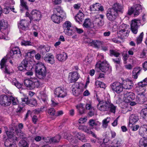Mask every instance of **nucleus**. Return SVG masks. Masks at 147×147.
Instances as JSON below:
<instances>
[{
  "label": "nucleus",
  "mask_w": 147,
  "mask_h": 147,
  "mask_svg": "<svg viewBox=\"0 0 147 147\" xmlns=\"http://www.w3.org/2000/svg\"><path fill=\"white\" fill-rule=\"evenodd\" d=\"M147 85V78H146L143 81L139 82L138 86L136 87L137 90L141 92L139 93L136 98V102L140 104L144 103L146 100L144 93L145 91V86Z\"/></svg>",
  "instance_id": "obj_1"
},
{
  "label": "nucleus",
  "mask_w": 147,
  "mask_h": 147,
  "mask_svg": "<svg viewBox=\"0 0 147 147\" xmlns=\"http://www.w3.org/2000/svg\"><path fill=\"white\" fill-rule=\"evenodd\" d=\"M53 11L54 13L51 16V19L55 23L59 24L63 19L66 18L65 13L60 7L57 6L54 9Z\"/></svg>",
  "instance_id": "obj_2"
},
{
  "label": "nucleus",
  "mask_w": 147,
  "mask_h": 147,
  "mask_svg": "<svg viewBox=\"0 0 147 147\" xmlns=\"http://www.w3.org/2000/svg\"><path fill=\"white\" fill-rule=\"evenodd\" d=\"M35 71L36 76L39 79H43L45 77L47 70L44 63L41 62L37 63L35 66Z\"/></svg>",
  "instance_id": "obj_3"
},
{
  "label": "nucleus",
  "mask_w": 147,
  "mask_h": 147,
  "mask_svg": "<svg viewBox=\"0 0 147 147\" xmlns=\"http://www.w3.org/2000/svg\"><path fill=\"white\" fill-rule=\"evenodd\" d=\"M24 84L27 88L30 90L35 88H38L40 87V83L36 78H33L31 80L26 79L24 80Z\"/></svg>",
  "instance_id": "obj_4"
},
{
  "label": "nucleus",
  "mask_w": 147,
  "mask_h": 147,
  "mask_svg": "<svg viewBox=\"0 0 147 147\" xmlns=\"http://www.w3.org/2000/svg\"><path fill=\"white\" fill-rule=\"evenodd\" d=\"M63 27L64 32L68 36H71L75 32L74 28L72 26L71 23L69 21H65L63 24Z\"/></svg>",
  "instance_id": "obj_5"
},
{
  "label": "nucleus",
  "mask_w": 147,
  "mask_h": 147,
  "mask_svg": "<svg viewBox=\"0 0 147 147\" xmlns=\"http://www.w3.org/2000/svg\"><path fill=\"white\" fill-rule=\"evenodd\" d=\"M26 16L29 18L30 21H31L32 20L39 21L40 20L42 17L41 12L39 11L36 9L33 10L30 14L28 11H26Z\"/></svg>",
  "instance_id": "obj_6"
},
{
  "label": "nucleus",
  "mask_w": 147,
  "mask_h": 147,
  "mask_svg": "<svg viewBox=\"0 0 147 147\" xmlns=\"http://www.w3.org/2000/svg\"><path fill=\"white\" fill-rule=\"evenodd\" d=\"M110 96L107 95L106 97L105 98L104 100H98V102L97 105V108L99 110L102 111H107L108 109V105L109 102V98Z\"/></svg>",
  "instance_id": "obj_7"
},
{
  "label": "nucleus",
  "mask_w": 147,
  "mask_h": 147,
  "mask_svg": "<svg viewBox=\"0 0 147 147\" xmlns=\"http://www.w3.org/2000/svg\"><path fill=\"white\" fill-rule=\"evenodd\" d=\"M84 85L82 84L76 83L74 84L71 87L73 94L76 96H78L82 91V88Z\"/></svg>",
  "instance_id": "obj_8"
},
{
  "label": "nucleus",
  "mask_w": 147,
  "mask_h": 147,
  "mask_svg": "<svg viewBox=\"0 0 147 147\" xmlns=\"http://www.w3.org/2000/svg\"><path fill=\"white\" fill-rule=\"evenodd\" d=\"M142 6L139 4L134 5L128 10V14L130 15L134 13V16H136L139 15L141 11Z\"/></svg>",
  "instance_id": "obj_9"
},
{
  "label": "nucleus",
  "mask_w": 147,
  "mask_h": 147,
  "mask_svg": "<svg viewBox=\"0 0 147 147\" xmlns=\"http://www.w3.org/2000/svg\"><path fill=\"white\" fill-rule=\"evenodd\" d=\"M31 21L25 19L20 20L18 23V26L20 30L26 31L29 29V26Z\"/></svg>",
  "instance_id": "obj_10"
},
{
  "label": "nucleus",
  "mask_w": 147,
  "mask_h": 147,
  "mask_svg": "<svg viewBox=\"0 0 147 147\" xmlns=\"http://www.w3.org/2000/svg\"><path fill=\"white\" fill-rule=\"evenodd\" d=\"M54 94L57 97L63 98L67 95L66 90L63 87H58L54 90Z\"/></svg>",
  "instance_id": "obj_11"
},
{
  "label": "nucleus",
  "mask_w": 147,
  "mask_h": 147,
  "mask_svg": "<svg viewBox=\"0 0 147 147\" xmlns=\"http://www.w3.org/2000/svg\"><path fill=\"white\" fill-rule=\"evenodd\" d=\"M129 28L128 25L124 24H122L120 26L121 30L118 32V34L120 35L121 37H125L127 36L129 32L128 30Z\"/></svg>",
  "instance_id": "obj_12"
},
{
  "label": "nucleus",
  "mask_w": 147,
  "mask_h": 147,
  "mask_svg": "<svg viewBox=\"0 0 147 147\" xmlns=\"http://www.w3.org/2000/svg\"><path fill=\"white\" fill-rule=\"evenodd\" d=\"M140 23V20L135 19L131 21V30L132 32L136 34L138 32L139 24Z\"/></svg>",
  "instance_id": "obj_13"
},
{
  "label": "nucleus",
  "mask_w": 147,
  "mask_h": 147,
  "mask_svg": "<svg viewBox=\"0 0 147 147\" xmlns=\"http://www.w3.org/2000/svg\"><path fill=\"white\" fill-rule=\"evenodd\" d=\"M96 67L98 68L102 72L105 73L109 69V65L106 61H105L97 63Z\"/></svg>",
  "instance_id": "obj_14"
},
{
  "label": "nucleus",
  "mask_w": 147,
  "mask_h": 147,
  "mask_svg": "<svg viewBox=\"0 0 147 147\" xmlns=\"http://www.w3.org/2000/svg\"><path fill=\"white\" fill-rule=\"evenodd\" d=\"M118 15V13L111 9H109L107 11L106 17L108 20L111 21L115 20Z\"/></svg>",
  "instance_id": "obj_15"
},
{
  "label": "nucleus",
  "mask_w": 147,
  "mask_h": 147,
  "mask_svg": "<svg viewBox=\"0 0 147 147\" xmlns=\"http://www.w3.org/2000/svg\"><path fill=\"white\" fill-rule=\"evenodd\" d=\"M112 90L117 93L121 92L123 89L122 84L119 82H115L113 83L111 85Z\"/></svg>",
  "instance_id": "obj_16"
},
{
  "label": "nucleus",
  "mask_w": 147,
  "mask_h": 147,
  "mask_svg": "<svg viewBox=\"0 0 147 147\" xmlns=\"http://www.w3.org/2000/svg\"><path fill=\"white\" fill-rule=\"evenodd\" d=\"M78 129L81 130H82L87 134L90 135L95 138H96L97 136L92 131L90 128L86 125H80L79 126Z\"/></svg>",
  "instance_id": "obj_17"
},
{
  "label": "nucleus",
  "mask_w": 147,
  "mask_h": 147,
  "mask_svg": "<svg viewBox=\"0 0 147 147\" xmlns=\"http://www.w3.org/2000/svg\"><path fill=\"white\" fill-rule=\"evenodd\" d=\"M9 55L12 58H16L21 57L22 54L20 49L18 47H16L10 51Z\"/></svg>",
  "instance_id": "obj_18"
},
{
  "label": "nucleus",
  "mask_w": 147,
  "mask_h": 147,
  "mask_svg": "<svg viewBox=\"0 0 147 147\" xmlns=\"http://www.w3.org/2000/svg\"><path fill=\"white\" fill-rule=\"evenodd\" d=\"M123 142L121 139L117 138L111 142L110 147H120L123 145Z\"/></svg>",
  "instance_id": "obj_19"
},
{
  "label": "nucleus",
  "mask_w": 147,
  "mask_h": 147,
  "mask_svg": "<svg viewBox=\"0 0 147 147\" xmlns=\"http://www.w3.org/2000/svg\"><path fill=\"white\" fill-rule=\"evenodd\" d=\"M80 77V76L76 72L70 73L69 75V80L71 83L76 82Z\"/></svg>",
  "instance_id": "obj_20"
},
{
  "label": "nucleus",
  "mask_w": 147,
  "mask_h": 147,
  "mask_svg": "<svg viewBox=\"0 0 147 147\" xmlns=\"http://www.w3.org/2000/svg\"><path fill=\"white\" fill-rule=\"evenodd\" d=\"M11 103V101L8 97L6 95H2L0 96V103L3 105L8 106Z\"/></svg>",
  "instance_id": "obj_21"
},
{
  "label": "nucleus",
  "mask_w": 147,
  "mask_h": 147,
  "mask_svg": "<svg viewBox=\"0 0 147 147\" xmlns=\"http://www.w3.org/2000/svg\"><path fill=\"white\" fill-rule=\"evenodd\" d=\"M135 98L134 95L131 92H127L124 95L123 100L126 103H129L134 100Z\"/></svg>",
  "instance_id": "obj_22"
},
{
  "label": "nucleus",
  "mask_w": 147,
  "mask_h": 147,
  "mask_svg": "<svg viewBox=\"0 0 147 147\" xmlns=\"http://www.w3.org/2000/svg\"><path fill=\"white\" fill-rule=\"evenodd\" d=\"M111 9L116 11L118 13L119 12L123 13V6L121 4L116 2L113 5Z\"/></svg>",
  "instance_id": "obj_23"
},
{
  "label": "nucleus",
  "mask_w": 147,
  "mask_h": 147,
  "mask_svg": "<svg viewBox=\"0 0 147 147\" xmlns=\"http://www.w3.org/2000/svg\"><path fill=\"white\" fill-rule=\"evenodd\" d=\"M44 60L46 62L51 64L55 63L54 57L51 53H49L46 54L44 57Z\"/></svg>",
  "instance_id": "obj_24"
},
{
  "label": "nucleus",
  "mask_w": 147,
  "mask_h": 147,
  "mask_svg": "<svg viewBox=\"0 0 147 147\" xmlns=\"http://www.w3.org/2000/svg\"><path fill=\"white\" fill-rule=\"evenodd\" d=\"M139 120L138 116L136 114L131 115L129 118L128 125L129 127H132L133 124H135Z\"/></svg>",
  "instance_id": "obj_25"
},
{
  "label": "nucleus",
  "mask_w": 147,
  "mask_h": 147,
  "mask_svg": "<svg viewBox=\"0 0 147 147\" xmlns=\"http://www.w3.org/2000/svg\"><path fill=\"white\" fill-rule=\"evenodd\" d=\"M56 57L59 61L64 62L67 59L68 56L66 53L62 52L60 54H57Z\"/></svg>",
  "instance_id": "obj_26"
},
{
  "label": "nucleus",
  "mask_w": 147,
  "mask_h": 147,
  "mask_svg": "<svg viewBox=\"0 0 147 147\" xmlns=\"http://www.w3.org/2000/svg\"><path fill=\"white\" fill-rule=\"evenodd\" d=\"M133 84L132 81L129 80L123 81L122 84L123 88L125 89H131Z\"/></svg>",
  "instance_id": "obj_27"
},
{
  "label": "nucleus",
  "mask_w": 147,
  "mask_h": 147,
  "mask_svg": "<svg viewBox=\"0 0 147 147\" xmlns=\"http://www.w3.org/2000/svg\"><path fill=\"white\" fill-rule=\"evenodd\" d=\"M90 9L92 11H102L104 10L103 7L101 5L98 3H96L90 7Z\"/></svg>",
  "instance_id": "obj_28"
},
{
  "label": "nucleus",
  "mask_w": 147,
  "mask_h": 147,
  "mask_svg": "<svg viewBox=\"0 0 147 147\" xmlns=\"http://www.w3.org/2000/svg\"><path fill=\"white\" fill-rule=\"evenodd\" d=\"M107 107L108 108L107 109V111H109L110 112L114 113H115L116 106L114 105L111 102L110 97L109 98V102Z\"/></svg>",
  "instance_id": "obj_29"
},
{
  "label": "nucleus",
  "mask_w": 147,
  "mask_h": 147,
  "mask_svg": "<svg viewBox=\"0 0 147 147\" xmlns=\"http://www.w3.org/2000/svg\"><path fill=\"white\" fill-rule=\"evenodd\" d=\"M4 128L5 131L8 137L7 139H9L10 140H12V138H13V140H17V137L15 136H13L12 132L8 131V129L7 127L4 126Z\"/></svg>",
  "instance_id": "obj_30"
},
{
  "label": "nucleus",
  "mask_w": 147,
  "mask_h": 147,
  "mask_svg": "<svg viewBox=\"0 0 147 147\" xmlns=\"http://www.w3.org/2000/svg\"><path fill=\"white\" fill-rule=\"evenodd\" d=\"M73 134L75 137L77 138L78 139L81 140L82 142H86V137L83 133L75 131L74 132Z\"/></svg>",
  "instance_id": "obj_31"
},
{
  "label": "nucleus",
  "mask_w": 147,
  "mask_h": 147,
  "mask_svg": "<svg viewBox=\"0 0 147 147\" xmlns=\"http://www.w3.org/2000/svg\"><path fill=\"white\" fill-rule=\"evenodd\" d=\"M60 138V136L59 135H58L51 138L48 137L47 139V140H46L45 142L48 143L58 142H59Z\"/></svg>",
  "instance_id": "obj_32"
},
{
  "label": "nucleus",
  "mask_w": 147,
  "mask_h": 147,
  "mask_svg": "<svg viewBox=\"0 0 147 147\" xmlns=\"http://www.w3.org/2000/svg\"><path fill=\"white\" fill-rule=\"evenodd\" d=\"M62 136L63 138L66 139L70 142L74 143L76 142L75 140H74L73 139V137L70 134L66 133H65L63 134L62 135Z\"/></svg>",
  "instance_id": "obj_33"
},
{
  "label": "nucleus",
  "mask_w": 147,
  "mask_h": 147,
  "mask_svg": "<svg viewBox=\"0 0 147 147\" xmlns=\"http://www.w3.org/2000/svg\"><path fill=\"white\" fill-rule=\"evenodd\" d=\"M12 140H10L9 139H7L4 143V144L5 146L7 147H16V144L14 142L9 143V141L11 142V141H13L15 142V141H17L18 138H17V140H13V138H12Z\"/></svg>",
  "instance_id": "obj_34"
},
{
  "label": "nucleus",
  "mask_w": 147,
  "mask_h": 147,
  "mask_svg": "<svg viewBox=\"0 0 147 147\" xmlns=\"http://www.w3.org/2000/svg\"><path fill=\"white\" fill-rule=\"evenodd\" d=\"M84 105L82 104H79L77 105L76 107L78 109V112L80 114H82L85 113V109Z\"/></svg>",
  "instance_id": "obj_35"
},
{
  "label": "nucleus",
  "mask_w": 147,
  "mask_h": 147,
  "mask_svg": "<svg viewBox=\"0 0 147 147\" xmlns=\"http://www.w3.org/2000/svg\"><path fill=\"white\" fill-rule=\"evenodd\" d=\"M103 43V42L100 40H92L90 42L89 45L90 46H94L96 48H98Z\"/></svg>",
  "instance_id": "obj_36"
},
{
  "label": "nucleus",
  "mask_w": 147,
  "mask_h": 147,
  "mask_svg": "<svg viewBox=\"0 0 147 147\" xmlns=\"http://www.w3.org/2000/svg\"><path fill=\"white\" fill-rule=\"evenodd\" d=\"M84 16L83 13L80 11L75 17V19L76 22H82L83 20Z\"/></svg>",
  "instance_id": "obj_37"
},
{
  "label": "nucleus",
  "mask_w": 147,
  "mask_h": 147,
  "mask_svg": "<svg viewBox=\"0 0 147 147\" xmlns=\"http://www.w3.org/2000/svg\"><path fill=\"white\" fill-rule=\"evenodd\" d=\"M141 71V69L139 67L134 68L132 71L133 78L135 79H137L138 76L139 74Z\"/></svg>",
  "instance_id": "obj_38"
},
{
  "label": "nucleus",
  "mask_w": 147,
  "mask_h": 147,
  "mask_svg": "<svg viewBox=\"0 0 147 147\" xmlns=\"http://www.w3.org/2000/svg\"><path fill=\"white\" fill-rule=\"evenodd\" d=\"M140 147H147V137H143L140 140Z\"/></svg>",
  "instance_id": "obj_39"
},
{
  "label": "nucleus",
  "mask_w": 147,
  "mask_h": 147,
  "mask_svg": "<svg viewBox=\"0 0 147 147\" xmlns=\"http://www.w3.org/2000/svg\"><path fill=\"white\" fill-rule=\"evenodd\" d=\"M6 59L3 58L1 61L0 64L1 66V68H3L4 67H5V73L7 74H10V71L7 69L6 66H5V63L6 62Z\"/></svg>",
  "instance_id": "obj_40"
},
{
  "label": "nucleus",
  "mask_w": 147,
  "mask_h": 147,
  "mask_svg": "<svg viewBox=\"0 0 147 147\" xmlns=\"http://www.w3.org/2000/svg\"><path fill=\"white\" fill-rule=\"evenodd\" d=\"M8 27V23L3 20H1L0 22V30L5 29Z\"/></svg>",
  "instance_id": "obj_41"
},
{
  "label": "nucleus",
  "mask_w": 147,
  "mask_h": 147,
  "mask_svg": "<svg viewBox=\"0 0 147 147\" xmlns=\"http://www.w3.org/2000/svg\"><path fill=\"white\" fill-rule=\"evenodd\" d=\"M89 124L92 126H100L101 123L98 121H96L93 119H91L89 121Z\"/></svg>",
  "instance_id": "obj_42"
},
{
  "label": "nucleus",
  "mask_w": 147,
  "mask_h": 147,
  "mask_svg": "<svg viewBox=\"0 0 147 147\" xmlns=\"http://www.w3.org/2000/svg\"><path fill=\"white\" fill-rule=\"evenodd\" d=\"M94 24L97 27L102 26L104 24V22L102 20L99 18H96L94 22Z\"/></svg>",
  "instance_id": "obj_43"
},
{
  "label": "nucleus",
  "mask_w": 147,
  "mask_h": 147,
  "mask_svg": "<svg viewBox=\"0 0 147 147\" xmlns=\"http://www.w3.org/2000/svg\"><path fill=\"white\" fill-rule=\"evenodd\" d=\"M110 121V118L107 117L103 120L102 125L104 127L106 128L108 126V123Z\"/></svg>",
  "instance_id": "obj_44"
},
{
  "label": "nucleus",
  "mask_w": 147,
  "mask_h": 147,
  "mask_svg": "<svg viewBox=\"0 0 147 147\" xmlns=\"http://www.w3.org/2000/svg\"><path fill=\"white\" fill-rule=\"evenodd\" d=\"M92 24V23L90 22V20L89 19H86L83 24V26L86 28H88L91 26Z\"/></svg>",
  "instance_id": "obj_45"
},
{
  "label": "nucleus",
  "mask_w": 147,
  "mask_h": 147,
  "mask_svg": "<svg viewBox=\"0 0 147 147\" xmlns=\"http://www.w3.org/2000/svg\"><path fill=\"white\" fill-rule=\"evenodd\" d=\"M12 82L13 84L14 85L18 88H20L22 87V85L18 83L16 79H13Z\"/></svg>",
  "instance_id": "obj_46"
},
{
  "label": "nucleus",
  "mask_w": 147,
  "mask_h": 147,
  "mask_svg": "<svg viewBox=\"0 0 147 147\" xmlns=\"http://www.w3.org/2000/svg\"><path fill=\"white\" fill-rule=\"evenodd\" d=\"M9 100L12 101V104L13 105H18L19 104V101L17 98L14 97L12 96H10Z\"/></svg>",
  "instance_id": "obj_47"
},
{
  "label": "nucleus",
  "mask_w": 147,
  "mask_h": 147,
  "mask_svg": "<svg viewBox=\"0 0 147 147\" xmlns=\"http://www.w3.org/2000/svg\"><path fill=\"white\" fill-rule=\"evenodd\" d=\"M21 45L25 46H33V43L30 41L23 40L21 42Z\"/></svg>",
  "instance_id": "obj_48"
},
{
  "label": "nucleus",
  "mask_w": 147,
  "mask_h": 147,
  "mask_svg": "<svg viewBox=\"0 0 147 147\" xmlns=\"http://www.w3.org/2000/svg\"><path fill=\"white\" fill-rule=\"evenodd\" d=\"M36 53L35 51L34 50H28L26 53L27 56L29 57H33Z\"/></svg>",
  "instance_id": "obj_49"
},
{
  "label": "nucleus",
  "mask_w": 147,
  "mask_h": 147,
  "mask_svg": "<svg viewBox=\"0 0 147 147\" xmlns=\"http://www.w3.org/2000/svg\"><path fill=\"white\" fill-rule=\"evenodd\" d=\"M19 146L20 147H28L27 143L25 140H21L19 143Z\"/></svg>",
  "instance_id": "obj_50"
},
{
  "label": "nucleus",
  "mask_w": 147,
  "mask_h": 147,
  "mask_svg": "<svg viewBox=\"0 0 147 147\" xmlns=\"http://www.w3.org/2000/svg\"><path fill=\"white\" fill-rule=\"evenodd\" d=\"M140 114L141 116L144 118L147 117V108L142 109Z\"/></svg>",
  "instance_id": "obj_51"
},
{
  "label": "nucleus",
  "mask_w": 147,
  "mask_h": 147,
  "mask_svg": "<svg viewBox=\"0 0 147 147\" xmlns=\"http://www.w3.org/2000/svg\"><path fill=\"white\" fill-rule=\"evenodd\" d=\"M14 9H15L14 8H13V7H7L4 9V12L5 14H7L9 13V11L11 10V11H13L14 12H16V11H14Z\"/></svg>",
  "instance_id": "obj_52"
},
{
  "label": "nucleus",
  "mask_w": 147,
  "mask_h": 147,
  "mask_svg": "<svg viewBox=\"0 0 147 147\" xmlns=\"http://www.w3.org/2000/svg\"><path fill=\"white\" fill-rule=\"evenodd\" d=\"M110 53L111 56L114 55L116 57H119L120 55L119 53L113 50H110Z\"/></svg>",
  "instance_id": "obj_53"
},
{
  "label": "nucleus",
  "mask_w": 147,
  "mask_h": 147,
  "mask_svg": "<svg viewBox=\"0 0 147 147\" xmlns=\"http://www.w3.org/2000/svg\"><path fill=\"white\" fill-rule=\"evenodd\" d=\"M95 83L96 85L101 88H105L106 86L105 84L104 83L99 81H96Z\"/></svg>",
  "instance_id": "obj_54"
},
{
  "label": "nucleus",
  "mask_w": 147,
  "mask_h": 147,
  "mask_svg": "<svg viewBox=\"0 0 147 147\" xmlns=\"http://www.w3.org/2000/svg\"><path fill=\"white\" fill-rule=\"evenodd\" d=\"M144 35V34L143 32H142L139 36V37L137 38L136 41L137 44L140 43L142 40V38Z\"/></svg>",
  "instance_id": "obj_55"
},
{
  "label": "nucleus",
  "mask_w": 147,
  "mask_h": 147,
  "mask_svg": "<svg viewBox=\"0 0 147 147\" xmlns=\"http://www.w3.org/2000/svg\"><path fill=\"white\" fill-rule=\"evenodd\" d=\"M16 133L18 136H19L21 138H23L25 137L24 135V134L22 131L20 130H16Z\"/></svg>",
  "instance_id": "obj_56"
},
{
  "label": "nucleus",
  "mask_w": 147,
  "mask_h": 147,
  "mask_svg": "<svg viewBox=\"0 0 147 147\" xmlns=\"http://www.w3.org/2000/svg\"><path fill=\"white\" fill-rule=\"evenodd\" d=\"M28 60L26 59H24L22 61L21 64L28 69Z\"/></svg>",
  "instance_id": "obj_57"
},
{
  "label": "nucleus",
  "mask_w": 147,
  "mask_h": 147,
  "mask_svg": "<svg viewBox=\"0 0 147 147\" xmlns=\"http://www.w3.org/2000/svg\"><path fill=\"white\" fill-rule=\"evenodd\" d=\"M20 5L25 10H27L28 9V6L26 5V3L24 1H20Z\"/></svg>",
  "instance_id": "obj_58"
},
{
  "label": "nucleus",
  "mask_w": 147,
  "mask_h": 147,
  "mask_svg": "<svg viewBox=\"0 0 147 147\" xmlns=\"http://www.w3.org/2000/svg\"><path fill=\"white\" fill-rule=\"evenodd\" d=\"M17 126V125L13 123L11 125V126L10 127V130L11 131L10 132H11L12 131V132L14 130H15L16 131V130H18Z\"/></svg>",
  "instance_id": "obj_59"
},
{
  "label": "nucleus",
  "mask_w": 147,
  "mask_h": 147,
  "mask_svg": "<svg viewBox=\"0 0 147 147\" xmlns=\"http://www.w3.org/2000/svg\"><path fill=\"white\" fill-rule=\"evenodd\" d=\"M48 113L51 115H54L55 113V109L53 108H50L49 109L48 111Z\"/></svg>",
  "instance_id": "obj_60"
},
{
  "label": "nucleus",
  "mask_w": 147,
  "mask_h": 147,
  "mask_svg": "<svg viewBox=\"0 0 147 147\" xmlns=\"http://www.w3.org/2000/svg\"><path fill=\"white\" fill-rule=\"evenodd\" d=\"M18 69L20 71H28V70L24 67L21 64L18 67Z\"/></svg>",
  "instance_id": "obj_61"
},
{
  "label": "nucleus",
  "mask_w": 147,
  "mask_h": 147,
  "mask_svg": "<svg viewBox=\"0 0 147 147\" xmlns=\"http://www.w3.org/2000/svg\"><path fill=\"white\" fill-rule=\"evenodd\" d=\"M45 108V107H43L42 108L41 107L40 108H38L34 110L33 111L34 113L36 114H38L40 113V112L42 111V109Z\"/></svg>",
  "instance_id": "obj_62"
},
{
  "label": "nucleus",
  "mask_w": 147,
  "mask_h": 147,
  "mask_svg": "<svg viewBox=\"0 0 147 147\" xmlns=\"http://www.w3.org/2000/svg\"><path fill=\"white\" fill-rule=\"evenodd\" d=\"M87 120L86 117L80 118L78 120V123H83L85 122Z\"/></svg>",
  "instance_id": "obj_63"
},
{
  "label": "nucleus",
  "mask_w": 147,
  "mask_h": 147,
  "mask_svg": "<svg viewBox=\"0 0 147 147\" xmlns=\"http://www.w3.org/2000/svg\"><path fill=\"white\" fill-rule=\"evenodd\" d=\"M134 124H133L132 127H129L131 129H132L133 131H136L137 130L139 127V126L138 125H136L135 126L134 125Z\"/></svg>",
  "instance_id": "obj_64"
}]
</instances>
